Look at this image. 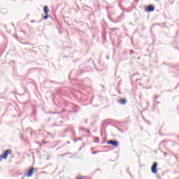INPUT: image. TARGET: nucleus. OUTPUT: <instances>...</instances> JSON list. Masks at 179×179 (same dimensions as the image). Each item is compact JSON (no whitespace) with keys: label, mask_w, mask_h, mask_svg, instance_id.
Returning a JSON list of instances; mask_svg holds the SVG:
<instances>
[{"label":"nucleus","mask_w":179,"mask_h":179,"mask_svg":"<svg viewBox=\"0 0 179 179\" xmlns=\"http://www.w3.org/2000/svg\"><path fill=\"white\" fill-rule=\"evenodd\" d=\"M8 155H12V150H6L1 156L0 162H2V159H8Z\"/></svg>","instance_id":"obj_1"},{"label":"nucleus","mask_w":179,"mask_h":179,"mask_svg":"<svg viewBox=\"0 0 179 179\" xmlns=\"http://www.w3.org/2000/svg\"><path fill=\"white\" fill-rule=\"evenodd\" d=\"M107 143H108V145H111V146H115V148L120 146V143H118V141H114V140H109L107 142Z\"/></svg>","instance_id":"obj_2"},{"label":"nucleus","mask_w":179,"mask_h":179,"mask_svg":"<svg viewBox=\"0 0 179 179\" xmlns=\"http://www.w3.org/2000/svg\"><path fill=\"white\" fill-rule=\"evenodd\" d=\"M151 171L153 174L157 173V162H155L152 167H151Z\"/></svg>","instance_id":"obj_3"},{"label":"nucleus","mask_w":179,"mask_h":179,"mask_svg":"<svg viewBox=\"0 0 179 179\" xmlns=\"http://www.w3.org/2000/svg\"><path fill=\"white\" fill-rule=\"evenodd\" d=\"M154 10H155V6H151V5L148 6L146 9L147 12H153Z\"/></svg>","instance_id":"obj_4"},{"label":"nucleus","mask_w":179,"mask_h":179,"mask_svg":"<svg viewBox=\"0 0 179 179\" xmlns=\"http://www.w3.org/2000/svg\"><path fill=\"white\" fill-rule=\"evenodd\" d=\"M117 102H118L120 104H122V106H124V105L127 104V99H118V100H117Z\"/></svg>","instance_id":"obj_5"},{"label":"nucleus","mask_w":179,"mask_h":179,"mask_svg":"<svg viewBox=\"0 0 179 179\" xmlns=\"http://www.w3.org/2000/svg\"><path fill=\"white\" fill-rule=\"evenodd\" d=\"M34 171V168H31L29 170V171H28V173H27V177H31V176H33V172Z\"/></svg>","instance_id":"obj_6"},{"label":"nucleus","mask_w":179,"mask_h":179,"mask_svg":"<svg viewBox=\"0 0 179 179\" xmlns=\"http://www.w3.org/2000/svg\"><path fill=\"white\" fill-rule=\"evenodd\" d=\"M43 11L45 15L48 14V13L50 12V9H48V6H45L43 7Z\"/></svg>","instance_id":"obj_7"},{"label":"nucleus","mask_w":179,"mask_h":179,"mask_svg":"<svg viewBox=\"0 0 179 179\" xmlns=\"http://www.w3.org/2000/svg\"><path fill=\"white\" fill-rule=\"evenodd\" d=\"M48 17H50V15L48 14H45V15L43 17V19L45 20H47V19H48Z\"/></svg>","instance_id":"obj_8"},{"label":"nucleus","mask_w":179,"mask_h":179,"mask_svg":"<svg viewBox=\"0 0 179 179\" xmlns=\"http://www.w3.org/2000/svg\"><path fill=\"white\" fill-rule=\"evenodd\" d=\"M134 52V50H130V54H132Z\"/></svg>","instance_id":"obj_9"},{"label":"nucleus","mask_w":179,"mask_h":179,"mask_svg":"<svg viewBox=\"0 0 179 179\" xmlns=\"http://www.w3.org/2000/svg\"><path fill=\"white\" fill-rule=\"evenodd\" d=\"M31 23H34V20H31Z\"/></svg>","instance_id":"obj_10"},{"label":"nucleus","mask_w":179,"mask_h":179,"mask_svg":"<svg viewBox=\"0 0 179 179\" xmlns=\"http://www.w3.org/2000/svg\"><path fill=\"white\" fill-rule=\"evenodd\" d=\"M87 132H88V134H90V130H87Z\"/></svg>","instance_id":"obj_11"},{"label":"nucleus","mask_w":179,"mask_h":179,"mask_svg":"<svg viewBox=\"0 0 179 179\" xmlns=\"http://www.w3.org/2000/svg\"><path fill=\"white\" fill-rule=\"evenodd\" d=\"M76 141H78V139H76V140H75V142H76Z\"/></svg>","instance_id":"obj_12"},{"label":"nucleus","mask_w":179,"mask_h":179,"mask_svg":"<svg viewBox=\"0 0 179 179\" xmlns=\"http://www.w3.org/2000/svg\"><path fill=\"white\" fill-rule=\"evenodd\" d=\"M82 140V138H79V141H81Z\"/></svg>","instance_id":"obj_13"},{"label":"nucleus","mask_w":179,"mask_h":179,"mask_svg":"<svg viewBox=\"0 0 179 179\" xmlns=\"http://www.w3.org/2000/svg\"><path fill=\"white\" fill-rule=\"evenodd\" d=\"M107 59H110V58H109V57H108V58H107Z\"/></svg>","instance_id":"obj_14"},{"label":"nucleus","mask_w":179,"mask_h":179,"mask_svg":"<svg viewBox=\"0 0 179 179\" xmlns=\"http://www.w3.org/2000/svg\"><path fill=\"white\" fill-rule=\"evenodd\" d=\"M77 179H82V178H77Z\"/></svg>","instance_id":"obj_15"},{"label":"nucleus","mask_w":179,"mask_h":179,"mask_svg":"<svg viewBox=\"0 0 179 179\" xmlns=\"http://www.w3.org/2000/svg\"><path fill=\"white\" fill-rule=\"evenodd\" d=\"M135 1H139V0H135Z\"/></svg>","instance_id":"obj_16"}]
</instances>
